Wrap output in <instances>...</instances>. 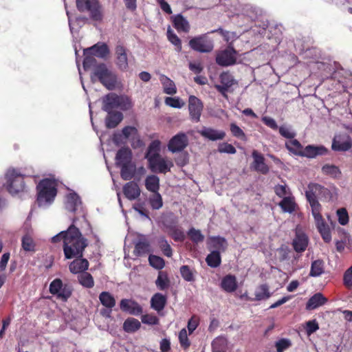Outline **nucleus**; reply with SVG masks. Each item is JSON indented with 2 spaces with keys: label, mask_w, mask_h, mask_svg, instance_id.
I'll list each match as a JSON object with an SVG mask.
<instances>
[{
  "label": "nucleus",
  "mask_w": 352,
  "mask_h": 352,
  "mask_svg": "<svg viewBox=\"0 0 352 352\" xmlns=\"http://www.w3.org/2000/svg\"><path fill=\"white\" fill-rule=\"evenodd\" d=\"M63 241V252L66 258L82 257V252L87 245L80 230L74 226H70L65 231H62L52 238V243Z\"/></svg>",
  "instance_id": "f257e3e1"
},
{
  "label": "nucleus",
  "mask_w": 352,
  "mask_h": 352,
  "mask_svg": "<svg viewBox=\"0 0 352 352\" xmlns=\"http://www.w3.org/2000/svg\"><path fill=\"white\" fill-rule=\"evenodd\" d=\"M306 197L309 202L312 209V214L315 219L318 231L321 234L322 239L326 242H329L331 240L330 230L327 226L320 215V204L317 200L318 198H324L326 200L331 199L332 195L329 190L317 184H311L308 186V190L306 191Z\"/></svg>",
  "instance_id": "f03ea898"
},
{
  "label": "nucleus",
  "mask_w": 352,
  "mask_h": 352,
  "mask_svg": "<svg viewBox=\"0 0 352 352\" xmlns=\"http://www.w3.org/2000/svg\"><path fill=\"white\" fill-rule=\"evenodd\" d=\"M57 183L54 179H45L37 186V202L40 207L45 208L50 206L56 195Z\"/></svg>",
  "instance_id": "7ed1b4c3"
},
{
  "label": "nucleus",
  "mask_w": 352,
  "mask_h": 352,
  "mask_svg": "<svg viewBox=\"0 0 352 352\" xmlns=\"http://www.w3.org/2000/svg\"><path fill=\"white\" fill-rule=\"evenodd\" d=\"M91 80L93 82L98 80L108 89L111 90L116 87L117 77L114 72L102 63L94 67Z\"/></svg>",
  "instance_id": "20e7f679"
},
{
  "label": "nucleus",
  "mask_w": 352,
  "mask_h": 352,
  "mask_svg": "<svg viewBox=\"0 0 352 352\" xmlns=\"http://www.w3.org/2000/svg\"><path fill=\"white\" fill-rule=\"evenodd\" d=\"M4 186L12 195H16L24 190L23 175L15 169H9L5 175Z\"/></svg>",
  "instance_id": "39448f33"
},
{
  "label": "nucleus",
  "mask_w": 352,
  "mask_h": 352,
  "mask_svg": "<svg viewBox=\"0 0 352 352\" xmlns=\"http://www.w3.org/2000/svg\"><path fill=\"white\" fill-rule=\"evenodd\" d=\"M189 46L195 51L208 53L213 50V41L207 34L195 36L189 41Z\"/></svg>",
  "instance_id": "423d86ee"
},
{
  "label": "nucleus",
  "mask_w": 352,
  "mask_h": 352,
  "mask_svg": "<svg viewBox=\"0 0 352 352\" xmlns=\"http://www.w3.org/2000/svg\"><path fill=\"white\" fill-rule=\"evenodd\" d=\"M50 292L51 294L56 295L58 298L65 301L72 294V288L68 285L63 286L61 280L56 278L51 283Z\"/></svg>",
  "instance_id": "0eeeda50"
},
{
  "label": "nucleus",
  "mask_w": 352,
  "mask_h": 352,
  "mask_svg": "<svg viewBox=\"0 0 352 352\" xmlns=\"http://www.w3.org/2000/svg\"><path fill=\"white\" fill-rule=\"evenodd\" d=\"M149 167L153 172L166 173L170 170L173 166V162L170 159L161 155L148 162Z\"/></svg>",
  "instance_id": "6e6552de"
},
{
  "label": "nucleus",
  "mask_w": 352,
  "mask_h": 352,
  "mask_svg": "<svg viewBox=\"0 0 352 352\" xmlns=\"http://www.w3.org/2000/svg\"><path fill=\"white\" fill-rule=\"evenodd\" d=\"M188 144L187 135L184 133H179L174 135L168 142V149L172 153L183 151Z\"/></svg>",
  "instance_id": "1a4fd4ad"
},
{
  "label": "nucleus",
  "mask_w": 352,
  "mask_h": 352,
  "mask_svg": "<svg viewBox=\"0 0 352 352\" xmlns=\"http://www.w3.org/2000/svg\"><path fill=\"white\" fill-rule=\"evenodd\" d=\"M201 101L194 96H190L188 100V110L191 119L195 122H199L203 110Z\"/></svg>",
  "instance_id": "9d476101"
},
{
  "label": "nucleus",
  "mask_w": 352,
  "mask_h": 352,
  "mask_svg": "<svg viewBox=\"0 0 352 352\" xmlns=\"http://www.w3.org/2000/svg\"><path fill=\"white\" fill-rule=\"evenodd\" d=\"M352 146V140L346 133L339 134L335 136L332 143V149L337 151H345Z\"/></svg>",
  "instance_id": "9b49d317"
},
{
  "label": "nucleus",
  "mask_w": 352,
  "mask_h": 352,
  "mask_svg": "<svg viewBox=\"0 0 352 352\" xmlns=\"http://www.w3.org/2000/svg\"><path fill=\"white\" fill-rule=\"evenodd\" d=\"M217 63L222 66H228L235 63L236 62V51L230 46L227 49L218 54Z\"/></svg>",
  "instance_id": "f8f14e48"
},
{
  "label": "nucleus",
  "mask_w": 352,
  "mask_h": 352,
  "mask_svg": "<svg viewBox=\"0 0 352 352\" xmlns=\"http://www.w3.org/2000/svg\"><path fill=\"white\" fill-rule=\"evenodd\" d=\"M116 64L118 67L123 71L128 69V55L126 49L122 45L116 47Z\"/></svg>",
  "instance_id": "ddd939ff"
},
{
  "label": "nucleus",
  "mask_w": 352,
  "mask_h": 352,
  "mask_svg": "<svg viewBox=\"0 0 352 352\" xmlns=\"http://www.w3.org/2000/svg\"><path fill=\"white\" fill-rule=\"evenodd\" d=\"M123 193L129 200H135L138 198L141 193V190L135 182H129L123 186Z\"/></svg>",
  "instance_id": "4468645a"
},
{
  "label": "nucleus",
  "mask_w": 352,
  "mask_h": 352,
  "mask_svg": "<svg viewBox=\"0 0 352 352\" xmlns=\"http://www.w3.org/2000/svg\"><path fill=\"white\" fill-rule=\"evenodd\" d=\"M207 245L210 250L212 251L223 252L228 247L226 240L220 236H210L207 240Z\"/></svg>",
  "instance_id": "2eb2a0df"
},
{
  "label": "nucleus",
  "mask_w": 352,
  "mask_h": 352,
  "mask_svg": "<svg viewBox=\"0 0 352 352\" xmlns=\"http://www.w3.org/2000/svg\"><path fill=\"white\" fill-rule=\"evenodd\" d=\"M327 152V148L323 146L308 145L302 149L300 156L308 158H314L318 155H325Z\"/></svg>",
  "instance_id": "dca6fc26"
},
{
  "label": "nucleus",
  "mask_w": 352,
  "mask_h": 352,
  "mask_svg": "<svg viewBox=\"0 0 352 352\" xmlns=\"http://www.w3.org/2000/svg\"><path fill=\"white\" fill-rule=\"evenodd\" d=\"M120 309L129 313L130 314L138 316L142 314V309L141 306L135 301L123 299L120 302Z\"/></svg>",
  "instance_id": "f3484780"
},
{
  "label": "nucleus",
  "mask_w": 352,
  "mask_h": 352,
  "mask_svg": "<svg viewBox=\"0 0 352 352\" xmlns=\"http://www.w3.org/2000/svg\"><path fill=\"white\" fill-rule=\"evenodd\" d=\"M81 201L78 195L74 192L68 193L65 197V207L69 212H75L80 206Z\"/></svg>",
  "instance_id": "a211bd4d"
},
{
  "label": "nucleus",
  "mask_w": 352,
  "mask_h": 352,
  "mask_svg": "<svg viewBox=\"0 0 352 352\" xmlns=\"http://www.w3.org/2000/svg\"><path fill=\"white\" fill-rule=\"evenodd\" d=\"M221 287L223 291L228 293L235 292L238 287V283L236 276L228 274L223 277L221 281Z\"/></svg>",
  "instance_id": "6ab92c4d"
},
{
  "label": "nucleus",
  "mask_w": 352,
  "mask_h": 352,
  "mask_svg": "<svg viewBox=\"0 0 352 352\" xmlns=\"http://www.w3.org/2000/svg\"><path fill=\"white\" fill-rule=\"evenodd\" d=\"M308 245V238L307 235L300 232L296 231V234L293 241V246L296 252H304Z\"/></svg>",
  "instance_id": "aec40b11"
},
{
  "label": "nucleus",
  "mask_w": 352,
  "mask_h": 352,
  "mask_svg": "<svg viewBox=\"0 0 352 352\" xmlns=\"http://www.w3.org/2000/svg\"><path fill=\"white\" fill-rule=\"evenodd\" d=\"M199 133L204 138L216 141L222 140L226 136V133L223 131L216 130L212 128L204 127Z\"/></svg>",
  "instance_id": "412c9836"
},
{
  "label": "nucleus",
  "mask_w": 352,
  "mask_h": 352,
  "mask_svg": "<svg viewBox=\"0 0 352 352\" xmlns=\"http://www.w3.org/2000/svg\"><path fill=\"white\" fill-rule=\"evenodd\" d=\"M327 302V298L324 297L321 293H316L312 296L308 300L306 305L307 310H312L322 306Z\"/></svg>",
  "instance_id": "4be33fe9"
},
{
  "label": "nucleus",
  "mask_w": 352,
  "mask_h": 352,
  "mask_svg": "<svg viewBox=\"0 0 352 352\" xmlns=\"http://www.w3.org/2000/svg\"><path fill=\"white\" fill-rule=\"evenodd\" d=\"M120 96L115 94H109L103 99V109L109 113L113 109L118 108Z\"/></svg>",
  "instance_id": "5701e85b"
},
{
  "label": "nucleus",
  "mask_w": 352,
  "mask_h": 352,
  "mask_svg": "<svg viewBox=\"0 0 352 352\" xmlns=\"http://www.w3.org/2000/svg\"><path fill=\"white\" fill-rule=\"evenodd\" d=\"M252 157L254 158L253 166L254 169L261 173H267L269 170V168L265 164L263 156L258 151H254L252 152Z\"/></svg>",
  "instance_id": "b1692460"
},
{
  "label": "nucleus",
  "mask_w": 352,
  "mask_h": 352,
  "mask_svg": "<svg viewBox=\"0 0 352 352\" xmlns=\"http://www.w3.org/2000/svg\"><path fill=\"white\" fill-rule=\"evenodd\" d=\"M89 262L85 258H77L69 264V270L73 274H80L88 269Z\"/></svg>",
  "instance_id": "393cba45"
},
{
  "label": "nucleus",
  "mask_w": 352,
  "mask_h": 352,
  "mask_svg": "<svg viewBox=\"0 0 352 352\" xmlns=\"http://www.w3.org/2000/svg\"><path fill=\"white\" fill-rule=\"evenodd\" d=\"M116 164L121 166L131 162V151L128 148L120 149L116 157Z\"/></svg>",
  "instance_id": "a878e982"
},
{
  "label": "nucleus",
  "mask_w": 352,
  "mask_h": 352,
  "mask_svg": "<svg viewBox=\"0 0 352 352\" xmlns=\"http://www.w3.org/2000/svg\"><path fill=\"white\" fill-rule=\"evenodd\" d=\"M85 53H89L91 55L104 58L108 54L109 50L105 44H96L91 47L85 50Z\"/></svg>",
  "instance_id": "bb28decb"
},
{
  "label": "nucleus",
  "mask_w": 352,
  "mask_h": 352,
  "mask_svg": "<svg viewBox=\"0 0 352 352\" xmlns=\"http://www.w3.org/2000/svg\"><path fill=\"white\" fill-rule=\"evenodd\" d=\"M173 21L177 31L188 32L190 30V24L182 15L177 14L173 16Z\"/></svg>",
  "instance_id": "cd10ccee"
},
{
  "label": "nucleus",
  "mask_w": 352,
  "mask_h": 352,
  "mask_svg": "<svg viewBox=\"0 0 352 352\" xmlns=\"http://www.w3.org/2000/svg\"><path fill=\"white\" fill-rule=\"evenodd\" d=\"M21 246L23 250L26 252H35L36 243L30 232H27L21 239Z\"/></svg>",
  "instance_id": "c85d7f7f"
},
{
  "label": "nucleus",
  "mask_w": 352,
  "mask_h": 352,
  "mask_svg": "<svg viewBox=\"0 0 352 352\" xmlns=\"http://www.w3.org/2000/svg\"><path fill=\"white\" fill-rule=\"evenodd\" d=\"M121 167V177L124 180H130L132 179L135 174L136 167L135 165L133 162H129L126 164H124L120 166Z\"/></svg>",
  "instance_id": "c756f323"
},
{
  "label": "nucleus",
  "mask_w": 352,
  "mask_h": 352,
  "mask_svg": "<svg viewBox=\"0 0 352 352\" xmlns=\"http://www.w3.org/2000/svg\"><path fill=\"white\" fill-rule=\"evenodd\" d=\"M166 303V298L162 294L157 293L153 295L151 300V307L157 311H162Z\"/></svg>",
  "instance_id": "7c9ffc66"
},
{
  "label": "nucleus",
  "mask_w": 352,
  "mask_h": 352,
  "mask_svg": "<svg viewBox=\"0 0 352 352\" xmlns=\"http://www.w3.org/2000/svg\"><path fill=\"white\" fill-rule=\"evenodd\" d=\"M160 80L162 84L164 93L173 95L177 92V88L173 80L164 75H160Z\"/></svg>",
  "instance_id": "2f4dec72"
},
{
  "label": "nucleus",
  "mask_w": 352,
  "mask_h": 352,
  "mask_svg": "<svg viewBox=\"0 0 352 352\" xmlns=\"http://www.w3.org/2000/svg\"><path fill=\"white\" fill-rule=\"evenodd\" d=\"M145 187L151 192H157L160 189V178L154 175H151L145 179Z\"/></svg>",
  "instance_id": "473e14b6"
},
{
  "label": "nucleus",
  "mask_w": 352,
  "mask_h": 352,
  "mask_svg": "<svg viewBox=\"0 0 352 352\" xmlns=\"http://www.w3.org/2000/svg\"><path fill=\"white\" fill-rule=\"evenodd\" d=\"M278 205L283 212L288 213L294 212L296 206L294 197L292 195L284 197Z\"/></svg>",
  "instance_id": "72a5a7b5"
},
{
  "label": "nucleus",
  "mask_w": 352,
  "mask_h": 352,
  "mask_svg": "<svg viewBox=\"0 0 352 352\" xmlns=\"http://www.w3.org/2000/svg\"><path fill=\"white\" fill-rule=\"evenodd\" d=\"M160 146L161 143L159 140H154L150 144L147 153L146 155V158L147 159L148 162H150L152 159H155L157 157L160 156Z\"/></svg>",
  "instance_id": "f704fd0d"
},
{
  "label": "nucleus",
  "mask_w": 352,
  "mask_h": 352,
  "mask_svg": "<svg viewBox=\"0 0 352 352\" xmlns=\"http://www.w3.org/2000/svg\"><path fill=\"white\" fill-rule=\"evenodd\" d=\"M106 118V126L108 128H115L123 119L122 113L120 112L109 111Z\"/></svg>",
  "instance_id": "c9c22d12"
},
{
  "label": "nucleus",
  "mask_w": 352,
  "mask_h": 352,
  "mask_svg": "<svg viewBox=\"0 0 352 352\" xmlns=\"http://www.w3.org/2000/svg\"><path fill=\"white\" fill-rule=\"evenodd\" d=\"M87 11H89L90 16L94 21H102L103 17V12L101 6L97 1L92 3V5Z\"/></svg>",
  "instance_id": "e433bc0d"
},
{
  "label": "nucleus",
  "mask_w": 352,
  "mask_h": 352,
  "mask_svg": "<svg viewBox=\"0 0 352 352\" xmlns=\"http://www.w3.org/2000/svg\"><path fill=\"white\" fill-rule=\"evenodd\" d=\"M285 146L293 154L299 156L301 155L303 148L297 140L293 138L287 140L285 142Z\"/></svg>",
  "instance_id": "4c0bfd02"
},
{
  "label": "nucleus",
  "mask_w": 352,
  "mask_h": 352,
  "mask_svg": "<svg viewBox=\"0 0 352 352\" xmlns=\"http://www.w3.org/2000/svg\"><path fill=\"white\" fill-rule=\"evenodd\" d=\"M140 321L133 318L126 319L123 324V329L127 333H133L140 328Z\"/></svg>",
  "instance_id": "58836bf2"
},
{
  "label": "nucleus",
  "mask_w": 352,
  "mask_h": 352,
  "mask_svg": "<svg viewBox=\"0 0 352 352\" xmlns=\"http://www.w3.org/2000/svg\"><path fill=\"white\" fill-rule=\"evenodd\" d=\"M228 341L223 336H219L214 339L212 342V352L226 351Z\"/></svg>",
  "instance_id": "ea45409f"
},
{
  "label": "nucleus",
  "mask_w": 352,
  "mask_h": 352,
  "mask_svg": "<svg viewBox=\"0 0 352 352\" xmlns=\"http://www.w3.org/2000/svg\"><path fill=\"white\" fill-rule=\"evenodd\" d=\"M254 295L256 300H265L269 298L271 296L269 287L267 285H261L257 287L255 289Z\"/></svg>",
  "instance_id": "a19ab883"
},
{
  "label": "nucleus",
  "mask_w": 352,
  "mask_h": 352,
  "mask_svg": "<svg viewBox=\"0 0 352 352\" xmlns=\"http://www.w3.org/2000/svg\"><path fill=\"white\" fill-rule=\"evenodd\" d=\"M99 299L102 305L107 308L111 309L116 305L115 298L109 292H102L99 296Z\"/></svg>",
  "instance_id": "79ce46f5"
},
{
  "label": "nucleus",
  "mask_w": 352,
  "mask_h": 352,
  "mask_svg": "<svg viewBox=\"0 0 352 352\" xmlns=\"http://www.w3.org/2000/svg\"><path fill=\"white\" fill-rule=\"evenodd\" d=\"M155 285L160 290H164L169 287V280L165 272H159Z\"/></svg>",
  "instance_id": "37998d69"
},
{
  "label": "nucleus",
  "mask_w": 352,
  "mask_h": 352,
  "mask_svg": "<svg viewBox=\"0 0 352 352\" xmlns=\"http://www.w3.org/2000/svg\"><path fill=\"white\" fill-rule=\"evenodd\" d=\"M149 251V244L147 241L144 239H140L136 244L134 250V254L136 256H140L146 254Z\"/></svg>",
  "instance_id": "c03bdc74"
},
{
  "label": "nucleus",
  "mask_w": 352,
  "mask_h": 352,
  "mask_svg": "<svg viewBox=\"0 0 352 352\" xmlns=\"http://www.w3.org/2000/svg\"><path fill=\"white\" fill-rule=\"evenodd\" d=\"M206 262L208 265L212 267H217L221 263L220 252L218 251H212L210 254L206 257Z\"/></svg>",
  "instance_id": "a18cd8bd"
},
{
  "label": "nucleus",
  "mask_w": 352,
  "mask_h": 352,
  "mask_svg": "<svg viewBox=\"0 0 352 352\" xmlns=\"http://www.w3.org/2000/svg\"><path fill=\"white\" fill-rule=\"evenodd\" d=\"M324 272L323 262L320 260H316L312 262L309 275L311 276H319Z\"/></svg>",
  "instance_id": "49530a36"
},
{
  "label": "nucleus",
  "mask_w": 352,
  "mask_h": 352,
  "mask_svg": "<svg viewBox=\"0 0 352 352\" xmlns=\"http://www.w3.org/2000/svg\"><path fill=\"white\" fill-rule=\"evenodd\" d=\"M167 37L168 41L175 46L177 52L182 51V42L180 38L169 28L167 31Z\"/></svg>",
  "instance_id": "de8ad7c7"
},
{
  "label": "nucleus",
  "mask_w": 352,
  "mask_h": 352,
  "mask_svg": "<svg viewBox=\"0 0 352 352\" xmlns=\"http://www.w3.org/2000/svg\"><path fill=\"white\" fill-rule=\"evenodd\" d=\"M79 283L84 287L91 288L94 286V279L91 275L89 273H80L78 276Z\"/></svg>",
  "instance_id": "09e8293b"
},
{
  "label": "nucleus",
  "mask_w": 352,
  "mask_h": 352,
  "mask_svg": "<svg viewBox=\"0 0 352 352\" xmlns=\"http://www.w3.org/2000/svg\"><path fill=\"white\" fill-rule=\"evenodd\" d=\"M157 243L165 256L168 257H170L172 256V248L164 237L159 238Z\"/></svg>",
  "instance_id": "8fccbe9b"
},
{
  "label": "nucleus",
  "mask_w": 352,
  "mask_h": 352,
  "mask_svg": "<svg viewBox=\"0 0 352 352\" xmlns=\"http://www.w3.org/2000/svg\"><path fill=\"white\" fill-rule=\"evenodd\" d=\"M278 130L283 137L289 140L294 138L296 135L292 126L288 125H282L278 128Z\"/></svg>",
  "instance_id": "3c124183"
},
{
  "label": "nucleus",
  "mask_w": 352,
  "mask_h": 352,
  "mask_svg": "<svg viewBox=\"0 0 352 352\" xmlns=\"http://www.w3.org/2000/svg\"><path fill=\"white\" fill-rule=\"evenodd\" d=\"M148 261L152 267L157 270L162 269L165 265L164 259L158 256L150 255Z\"/></svg>",
  "instance_id": "603ef678"
},
{
  "label": "nucleus",
  "mask_w": 352,
  "mask_h": 352,
  "mask_svg": "<svg viewBox=\"0 0 352 352\" xmlns=\"http://www.w3.org/2000/svg\"><path fill=\"white\" fill-rule=\"evenodd\" d=\"M153 193L149 198V202L153 209L158 210L162 206V198L158 192Z\"/></svg>",
  "instance_id": "864d4df0"
},
{
  "label": "nucleus",
  "mask_w": 352,
  "mask_h": 352,
  "mask_svg": "<svg viewBox=\"0 0 352 352\" xmlns=\"http://www.w3.org/2000/svg\"><path fill=\"white\" fill-rule=\"evenodd\" d=\"M219 32L223 37L224 40L229 43H232L233 41H234L238 38V36L234 32H228V31H225L222 29H219L217 30H212L211 32Z\"/></svg>",
  "instance_id": "5fc2aeb1"
},
{
  "label": "nucleus",
  "mask_w": 352,
  "mask_h": 352,
  "mask_svg": "<svg viewBox=\"0 0 352 352\" xmlns=\"http://www.w3.org/2000/svg\"><path fill=\"white\" fill-rule=\"evenodd\" d=\"M188 235L194 243H197L203 241L204 239V236L201 234V231L193 228L189 230Z\"/></svg>",
  "instance_id": "6e6d98bb"
},
{
  "label": "nucleus",
  "mask_w": 352,
  "mask_h": 352,
  "mask_svg": "<svg viewBox=\"0 0 352 352\" xmlns=\"http://www.w3.org/2000/svg\"><path fill=\"white\" fill-rule=\"evenodd\" d=\"M274 191L276 195L282 198V199H284V197L292 195L289 188L286 185L276 186Z\"/></svg>",
  "instance_id": "4d7b16f0"
},
{
  "label": "nucleus",
  "mask_w": 352,
  "mask_h": 352,
  "mask_svg": "<svg viewBox=\"0 0 352 352\" xmlns=\"http://www.w3.org/2000/svg\"><path fill=\"white\" fill-rule=\"evenodd\" d=\"M322 170L324 173L334 177H338L340 174L339 168L334 165L326 164L322 166Z\"/></svg>",
  "instance_id": "13d9d810"
},
{
  "label": "nucleus",
  "mask_w": 352,
  "mask_h": 352,
  "mask_svg": "<svg viewBox=\"0 0 352 352\" xmlns=\"http://www.w3.org/2000/svg\"><path fill=\"white\" fill-rule=\"evenodd\" d=\"M166 105L173 108L180 109L184 107V102L179 98L167 97L165 99Z\"/></svg>",
  "instance_id": "bf43d9fd"
},
{
  "label": "nucleus",
  "mask_w": 352,
  "mask_h": 352,
  "mask_svg": "<svg viewBox=\"0 0 352 352\" xmlns=\"http://www.w3.org/2000/svg\"><path fill=\"white\" fill-rule=\"evenodd\" d=\"M291 345V341L287 338H282L278 340L275 344L277 352H283L285 350L288 349Z\"/></svg>",
  "instance_id": "052dcab7"
},
{
  "label": "nucleus",
  "mask_w": 352,
  "mask_h": 352,
  "mask_svg": "<svg viewBox=\"0 0 352 352\" xmlns=\"http://www.w3.org/2000/svg\"><path fill=\"white\" fill-rule=\"evenodd\" d=\"M180 273L182 278L186 281L194 280V276L192 271L187 265H183L180 268Z\"/></svg>",
  "instance_id": "680f3d73"
},
{
  "label": "nucleus",
  "mask_w": 352,
  "mask_h": 352,
  "mask_svg": "<svg viewBox=\"0 0 352 352\" xmlns=\"http://www.w3.org/2000/svg\"><path fill=\"white\" fill-rule=\"evenodd\" d=\"M230 131L232 134L242 140H245L246 137L243 130L234 123L230 124Z\"/></svg>",
  "instance_id": "e2e57ef3"
},
{
  "label": "nucleus",
  "mask_w": 352,
  "mask_h": 352,
  "mask_svg": "<svg viewBox=\"0 0 352 352\" xmlns=\"http://www.w3.org/2000/svg\"><path fill=\"white\" fill-rule=\"evenodd\" d=\"M122 135L126 139H135L138 136V130L133 126H126L122 129Z\"/></svg>",
  "instance_id": "0e129e2a"
},
{
  "label": "nucleus",
  "mask_w": 352,
  "mask_h": 352,
  "mask_svg": "<svg viewBox=\"0 0 352 352\" xmlns=\"http://www.w3.org/2000/svg\"><path fill=\"white\" fill-rule=\"evenodd\" d=\"M179 340L181 346L184 349H187L190 346V342L188 340L187 331L186 329H182L179 331Z\"/></svg>",
  "instance_id": "69168bd1"
},
{
  "label": "nucleus",
  "mask_w": 352,
  "mask_h": 352,
  "mask_svg": "<svg viewBox=\"0 0 352 352\" xmlns=\"http://www.w3.org/2000/svg\"><path fill=\"white\" fill-rule=\"evenodd\" d=\"M96 0H76V6L80 12L87 11Z\"/></svg>",
  "instance_id": "338daca9"
},
{
  "label": "nucleus",
  "mask_w": 352,
  "mask_h": 352,
  "mask_svg": "<svg viewBox=\"0 0 352 352\" xmlns=\"http://www.w3.org/2000/svg\"><path fill=\"white\" fill-rule=\"evenodd\" d=\"M118 108L122 110H128L132 107L131 100L126 96H120Z\"/></svg>",
  "instance_id": "774afa93"
}]
</instances>
